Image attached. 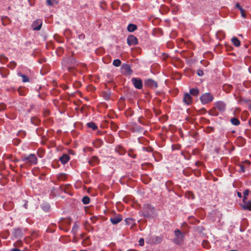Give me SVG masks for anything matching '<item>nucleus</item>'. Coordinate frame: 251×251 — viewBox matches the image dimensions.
I'll use <instances>...</instances> for the list:
<instances>
[{
  "mask_svg": "<svg viewBox=\"0 0 251 251\" xmlns=\"http://www.w3.org/2000/svg\"><path fill=\"white\" fill-rule=\"evenodd\" d=\"M69 153L70 154H74V151H73V150H69Z\"/></svg>",
  "mask_w": 251,
  "mask_h": 251,
  "instance_id": "61",
  "label": "nucleus"
},
{
  "mask_svg": "<svg viewBox=\"0 0 251 251\" xmlns=\"http://www.w3.org/2000/svg\"><path fill=\"white\" fill-rule=\"evenodd\" d=\"M115 150L116 152H118L120 155H124L126 152L124 148L120 145L116 146Z\"/></svg>",
  "mask_w": 251,
  "mask_h": 251,
  "instance_id": "17",
  "label": "nucleus"
},
{
  "mask_svg": "<svg viewBox=\"0 0 251 251\" xmlns=\"http://www.w3.org/2000/svg\"><path fill=\"white\" fill-rule=\"evenodd\" d=\"M202 245L205 249H208L210 247V244L207 240H203L202 242Z\"/></svg>",
  "mask_w": 251,
  "mask_h": 251,
  "instance_id": "34",
  "label": "nucleus"
},
{
  "mask_svg": "<svg viewBox=\"0 0 251 251\" xmlns=\"http://www.w3.org/2000/svg\"><path fill=\"white\" fill-rule=\"evenodd\" d=\"M138 121L140 124L144 126H147L148 124V122L146 120H145V119L143 116L139 117L138 118Z\"/></svg>",
  "mask_w": 251,
  "mask_h": 251,
  "instance_id": "24",
  "label": "nucleus"
},
{
  "mask_svg": "<svg viewBox=\"0 0 251 251\" xmlns=\"http://www.w3.org/2000/svg\"><path fill=\"white\" fill-rule=\"evenodd\" d=\"M111 96V92L109 91H106L103 93V97L105 100H109Z\"/></svg>",
  "mask_w": 251,
  "mask_h": 251,
  "instance_id": "27",
  "label": "nucleus"
},
{
  "mask_svg": "<svg viewBox=\"0 0 251 251\" xmlns=\"http://www.w3.org/2000/svg\"><path fill=\"white\" fill-rule=\"evenodd\" d=\"M11 251H21L17 248H13V249H11Z\"/></svg>",
  "mask_w": 251,
  "mask_h": 251,
  "instance_id": "60",
  "label": "nucleus"
},
{
  "mask_svg": "<svg viewBox=\"0 0 251 251\" xmlns=\"http://www.w3.org/2000/svg\"><path fill=\"white\" fill-rule=\"evenodd\" d=\"M213 99V96L210 93H203L200 98L201 102L202 104H205L211 102Z\"/></svg>",
  "mask_w": 251,
  "mask_h": 251,
  "instance_id": "3",
  "label": "nucleus"
},
{
  "mask_svg": "<svg viewBox=\"0 0 251 251\" xmlns=\"http://www.w3.org/2000/svg\"><path fill=\"white\" fill-rule=\"evenodd\" d=\"M8 58L6 57L4 54L0 55V61L1 63H5L8 61Z\"/></svg>",
  "mask_w": 251,
  "mask_h": 251,
  "instance_id": "32",
  "label": "nucleus"
},
{
  "mask_svg": "<svg viewBox=\"0 0 251 251\" xmlns=\"http://www.w3.org/2000/svg\"><path fill=\"white\" fill-rule=\"evenodd\" d=\"M137 28V25L133 24H129L127 26V30L130 32L134 31Z\"/></svg>",
  "mask_w": 251,
  "mask_h": 251,
  "instance_id": "21",
  "label": "nucleus"
},
{
  "mask_svg": "<svg viewBox=\"0 0 251 251\" xmlns=\"http://www.w3.org/2000/svg\"><path fill=\"white\" fill-rule=\"evenodd\" d=\"M131 82L134 86L138 89H141L143 87L142 80L140 78L133 77L131 78Z\"/></svg>",
  "mask_w": 251,
  "mask_h": 251,
  "instance_id": "4",
  "label": "nucleus"
},
{
  "mask_svg": "<svg viewBox=\"0 0 251 251\" xmlns=\"http://www.w3.org/2000/svg\"><path fill=\"white\" fill-rule=\"evenodd\" d=\"M122 70L123 74L126 75H129L132 73L130 67L127 65L124 64L122 66Z\"/></svg>",
  "mask_w": 251,
  "mask_h": 251,
  "instance_id": "9",
  "label": "nucleus"
},
{
  "mask_svg": "<svg viewBox=\"0 0 251 251\" xmlns=\"http://www.w3.org/2000/svg\"><path fill=\"white\" fill-rule=\"evenodd\" d=\"M175 235L176 237V243H178L181 241L183 238V235L182 232L179 229H176L175 231Z\"/></svg>",
  "mask_w": 251,
  "mask_h": 251,
  "instance_id": "12",
  "label": "nucleus"
},
{
  "mask_svg": "<svg viewBox=\"0 0 251 251\" xmlns=\"http://www.w3.org/2000/svg\"><path fill=\"white\" fill-rule=\"evenodd\" d=\"M18 75L22 77L23 82H27L29 81L28 77L25 75H23L20 73H18Z\"/></svg>",
  "mask_w": 251,
  "mask_h": 251,
  "instance_id": "30",
  "label": "nucleus"
},
{
  "mask_svg": "<svg viewBox=\"0 0 251 251\" xmlns=\"http://www.w3.org/2000/svg\"><path fill=\"white\" fill-rule=\"evenodd\" d=\"M103 144V142L101 139H98L94 142V144L97 148L101 147Z\"/></svg>",
  "mask_w": 251,
  "mask_h": 251,
  "instance_id": "23",
  "label": "nucleus"
},
{
  "mask_svg": "<svg viewBox=\"0 0 251 251\" xmlns=\"http://www.w3.org/2000/svg\"><path fill=\"white\" fill-rule=\"evenodd\" d=\"M56 0H47V4L49 6H53L54 3H57Z\"/></svg>",
  "mask_w": 251,
  "mask_h": 251,
  "instance_id": "39",
  "label": "nucleus"
},
{
  "mask_svg": "<svg viewBox=\"0 0 251 251\" xmlns=\"http://www.w3.org/2000/svg\"><path fill=\"white\" fill-rule=\"evenodd\" d=\"M26 135L25 131L24 130H20L18 133V136L20 137L24 138Z\"/></svg>",
  "mask_w": 251,
  "mask_h": 251,
  "instance_id": "40",
  "label": "nucleus"
},
{
  "mask_svg": "<svg viewBox=\"0 0 251 251\" xmlns=\"http://www.w3.org/2000/svg\"><path fill=\"white\" fill-rule=\"evenodd\" d=\"M87 126L89 128L93 129V130H96L98 128L96 124L93 122H89L87 124Z\"/></svg>",
  "mask_w": 251,
  "mask_h": 251,
  "instance_id": "26",
  "label": "nucleus"
},
{
  "mask_svg": "<svg viewBox=\"0 0 251 251\" xmlns=\"http://www.w3.org/2000/svg\"><path fill=\"white\" fill-rule=\"evenodd\" d=\"M106 139L107 141L109 143H112L114 142V138L111 135H108L106 137Z\"/></svg>",
  "mask_w": 251,
  "mask_h": 251,
  "instance_id": "41",
  "label": "nucleus"
},
{
  "mask_svg": "<svg viewBox=\"0 0 251 251\" xmlns=\"http://www.w3.org/2000/svg\"><path fill=\"white\" fill-rule=\"evenodd\" d=\"M16 245H15V246H22L23 245V243L22 242V241L21 240H18L16 243Z\"/></svg>",
  "mask_w": 251,
  "mask_h": 251,
  "instance_id": "55",
  "label": "nucleus"
},
{
  "mask_svg": "<svg viewBox=\"0 0 251 251\" xmlns=\"http://www.w3.org/2000/svg\"><path fill=\"white\" fill-rule=\"evenodd\" d=\"M239 10L240 11L242 17H243L244 18H245L246 17V14L245 10L243 8H240L239 9Z\"/></svg>",
  "mask_w": 251,
  "mask_h": 251,
  "instance_id": "43",
  "label": "nucleus"
},
{
  "mask_svg": "<svg viewBox=\"0 0 251 251\" xmlns=\"http://www.w3.org/2000/svg\"><path fill=\"white\" fill-rule=\"evenodd\" d=\"M249 192L250 191L249 189H246L243 192V195L245 196H247L249 195Z\"/></svg>",
  "mask_w": 251,
  "mask_h": 251,
  "instance_id": "54",
  "label": "nucleus"
},
{
  "mask_svg": "<svg viewBox=\"0 0 251 251\" xmlns=\"http://www.w3.org/2000/svg\"><path fill=\"white\" fill-rule=\"evenodd\" d=\"M187 195L189 199H193L194 198V195L193 193L189 192H188Z\"/></svg>",
  "mask_w": 251,
  "mask_h": 251,
  "instance_id": "49",
  "label": "nucleus"
},
{
  "mask_svg": "<svg viewBox=\"0 0 251 251\" xmlns=\"http://www.w3.org/2000/svg\"><path fill=\"white\" fill-rule=\"evenodd\" d=\"M130 9V6L128 4L125 3L121 6V9L124 12H127Z\"/></svg>",
  "mask_w": 251,
  "mask_h": 251,
  "instance_id": "29",
  "label": "nucleus"
},
{
  "mask_svg": "<svg viewBox=\"0 0 251 251\" xmlns=\"http://www.w3.org/2000/svg\"><path fill=\"white\" fill-rule=\"evenodd\" d=\"M172 148L173 150H179L181 148V146L180 145H173L172 146Z\"/></svg>",
  "mask_w": 251,
  "mask_h": 251,
  "instance_id": "52",
  "label": "nucleus"
},
{
  "mask_svg": "<svg viewBox=\"0 0 251 251\" xmlns=\"http://www.w3.org/2000/svg\"><path fill=\"white\" fill-rule=\"evenodd\" d=\"M128 154L129 156L132 157L133 158H135L136 157V154H134L132 151H129L128 152Z\"/></svg>",
  "mask_w": 251,
  "mask_h": 251,
  "instance_id": "46",
  "label": "nucleus"
},
{
  "mask_svg": "<svg viewBox=\"0 0 251 251\" xmlns=\"http://www.w3.org/2000/svg\"><path fill=\"white\" fill-rule=\"evenodd\" d=\"M182 101L186 105H190L192 103V99L190 94L187 93H185L183 97Z\"/></svg>",
  "mask_w": 251,
  "mask_h": 251,
  "instance_id": "10",
  "label": "nucleus"
},
{
  "mask_svg": "<svg viewBox=\"0 0 251 251\" xmlns=\"http://www.w3.org/2000/svg\"><path fill=\"white\" fill-rule=\"evenodd\" d=\"M145 116L148 118V119H150L152 117V114L151 112V111L149 109H146L145 111Z\"/></svg>",
  "mask_w": 251,
  "mask_h": 251,
  "instance_id": "36",
  "label": "nucleus"
},
{
  "mask_svg": "<svg viewBox=\"0 0 251 251\" xmlns=\"http://www.w3.org/2000/svg\"><path fill=\"white\" fill-rule=\"evenodd\" d=\"M21 160L24 162L27 166L36 165L38 163V158L36 155L33 153L23 155L22 157Z\"/></svg>",
  "mask_w": 251,
  "mask_h": 251,
  "instance_id": "1",
  "label": "nucleus"
},
{
  "mask_svg": "<svg viewBox=\"0 0 251 251\" xmlns=\"http://www.w3.org/2000/svg\"><path fill=\"white\" fill-rule=\"evenodd\" d=\"M6 108V105L4 103H0V112L3 111Z\"/></svg>",
  "mask_w": 251,
  "mask_h": 251,
  "instance_id": "45",
  "label": "nucleus"
},
{
  "mask_svg": "<svg viewBox=\"0 0 251 251\" xmlns=\"http://www.w3.org/2000/svg\"><path fill=\"white\" fill-rule=\"evenodd\" d=\"M154 211V207L149 204H147L144 205L143 206L142 215L146 218L150 219L153 217Z\"/></svg>",
  "mask_w": 251,
  "mask_h": 251,
  "instance_id": "2",
  "label": "nucleus"
},
{
  "mask_svg": "<svg viewBox=\"0 0 251 251\" xmlns=\"http://www.w3.org/2000/svg\"><path fill=\"white\" fill-rule=\"evenodd\" d=\"M237 196L239 198H242V194H241V193H240L239 192H237Z\"/></svg>",
  "mask_w": 251,
  "mask_h": 251,
  "instance_id": "59",
  "label": "nucleus"
},
{
  "mask_svg": "<svg viewBox=\"0 0 251 251\" xmlns=\"http://www.w3.org/2000/svg\"><path fill=\"white\" fill-rule=\"evenodd\" d=\"M143 149L149 152H151L153 151V149L151 147H143Z\"/></svg>",
  "mask_w": 251,
  "mask_h": 251,
  "instance_id": "44",
  "label": "nucleus"
},
{
  "mask_svg": "<svg viewBox=\"0 0 251 251\" xmlns=\"http://www.w3.org/2000/svg\"><path fill=\"white\" fill-rule=\"evenodd\" d=\"M99 163V159L96 156H92L89 161V164L91 166H96Z\"/></svg>",
  "mask_w": 251,
  "mask_h": 251,
  "instance_id": "14",
  "label": "nucleus"
},
{
  "mask_svg": "<svg viewBox=\"0 0 251 251\" xmlns=\"http://www.w3.org/2000/svg\"><path fill=\"white\" fill-rule=\"evenodd\" d=\"M121 64V61L118 59L114 60L113 62V65L115 67H119Z\"/></svg>",
  "mask_w": 251,
  "mask_h": 251,
  "instance_id": "35",
  "label": "nucleus"
},
{
  "mask_svg": "<svg viewBox=\"0 0 251 251\" xmlns=\"http://www.w3.org/2000/svg\"><path fill=\"white\" fill-rule=\"evenodd\" d=\"M16 65H17V64L15 61H12L8 65V67L11 69H13L14 68H15V67L16 66Z\"/></svg>",
  "mask_w": 251,
  "mask_h": 251,
  "instance_id": "37",
  "label": "nucleus"
},
{
  "mask_svg": "<svg viewBox=\"0 0 251 251\" xmlns=\"http://www.w3.org/2000/svg\"><path fill=\"white\" fill-rule=\"evenodd\" d=\"M12 235L15 238H21L23 236L24 234L21 229L17 228L13 230Z\"/></svg>",
  "mask_w": 251,
  "mask_h": 251,
  "instance_id": "11",
  "label": "nucleus"
},
{
  "mask_svg": "<svg viewBox=\"0 0 251 251\" xmlns=\"http://www.w3.org/2000/svg\"><path fill=\"white\" fill-rule=\"evenodd\" d=\"M42 25V21L37 19L34 21L32 24L31 26L34 30H39Z\"/></svg>",
  "mask_w": 251,
  "mask_h": 251,
  "instance_id": "8",
  "label": "nucleus"
},
{
  "mask_svg": "<svg viewBox=\"0 0 251 251\" xmlns=\"http://www.w3.org/2000/svg\"><path fill=\"white\" fill-rule=\"evenodd\" d=\"M214 129V127L212 126H207L204 129V131L206 133H210L211 131H213Z\"/></svg>",
  "mask_w": 251,
  "mask_h": 251,
  "instance_id": "42",
  "label": "nucleus"
},
{
  "mask_svg": "<svg viewBox=\"0 0 251 251\" xmlns=\"http://www.w3.org/2000/svg\"><path fill=\"white\" fill-rule=\"evenodd\" d=\"M110 126H111V129L114 131H116L118 129L117 125L113 122H111Z\"/></svg>",
  "mask_w": 251,
  "mask_h": 251,
  "instance_id": "33",
  "label": "nucleus"
},
{
  "mask_svg": "<svg viewBox=\"0 0 251 251\" xmlns=\"http://www.w3.org/2000/svg\"><path fill=\"white\" fill-rule=\"evenodd\" d=\"M235 6H236V8H238V9H239V10L240 8H242V7L240 6V5L239 4V3H236V5H235Z\"/></svg>",
  "mask_w": 251,
  "mask_h": 251,
  "instance_id": "57",
  "label": "nucleus"
},
{
  "mask_svg": "<svg viewBox=\"0 0 251 251\" xmlns=\"http://www.w3.org/2000/svg\"><path fill=\"white\" fill-rule=\"evenodd\" d=\"M62 223L65 226H69L71 224V220L70 218L66 219H63L60 220V223Z\"/></svg>",
  "mask_w": 251,
  "mask_h": 251,
  "instance_id": "22",
  "label": "nucleus"
},
{
  "mask_svg": "<svg viewBox=\"0 0 251 251\" xmlns=\"http://www.w3.org/2000/svg\"><path fill=\"white\" fill-rule=\"evenodd\" d=\"M123 220L122 216L121 214H116L111 216L110 221L113 225H116L121 222Z\"/></svg>",
  "mask_w": 251,
  "mask_h": 251,
  "instance_id": "6",
  "label": "nucleus"
},
{
  "mask_svg": "<svg viewBox=\"0 0 251 251\" xmlns=\"http://www.w3.org/2000/svg\"><path fill=\"white\" fill-rule=\"evenodd\" d=\"M58 50L60 51L61 52H62L63 51V49L62 48H59L58 49Z\"/></svg>",
  "mask_w": 251,
  "mask_h": 251,
  "instance_id": "64",
  "label": "nucleus"
},
{
  "mask_svg": "<svg viewBox=\"0 0 251 251\" xmlns=\"http://www.w3.org/2000/svg\"><path fill=\"white\" fill-rule=\"evenodd\" d=\"M70 158L69 156L67 154H64L62 156L60 157L59 160L63 164H65L70 160Z\"/></svg>",
  "mask_w": 251,
  "mask_h": 251,
  "instance_id": "15",
  "label": "nucleus"
},
{
  "mask_svg": "<svg viewBox=\"0 0 251 251\" xmlns=\"http://www.w3.org/2000/svg\"><path fill=\"white\" fill-rule=\"evenodd\" d=\"M242 207L245 210L251 211V201L245 202V203H243Z\"/></svg>",
  "mask_w": 251,
  "mask_h": 251,
  "instance_id": "18",
  "label": "nucleus"
},
{
  "mask_svg": "<svg viewBox=\"0 0 251 251\" xmlns=\"http://www.w3.org/2000/svg\"><path fill=\"white\" fill-rule=\"evenodd\" d=\"M59 224V228L60 229L65 230V231H69V228L68 227H67L65 225H61L62 224H63L62 223H60V222Z\"/></svg>",
  "mask_w": 251,
  "mask_h": 251,
  "instance_id": "38",
  "label": "nucleus"
},
{
  "mask_svg": "<svg viewBox=\"0 0 251 251\" xmlns=\"http://www.w3.org/2000/svg\"><path fill=\"white\" fill-rule=\"evenodd\" d=\"M79 228V226L76 223L74 224L72 229V232L73 233L74 235H75L78 229Z\"/></svg>",
  "mask_w": 251,
  "mask_h": 251,
  "instance_id": "28",
  "label": "nucleus"
},
{
  "mask_svg": "<svg viewBox=\"0 0 251 251\" xmlns=\"http://www.w3.org/2000/svg\"><path fill=\"white\" fill-rule=\"evenodd\" d=\"M155 242L156 243H159L161 242L162 241V238L161 237H159L158 236H156L155 237Z\"/></svg>",
  "mask_w": 251,
  "mask_h": 251,
  "instance_id": "51",
  "label": "nucleus"
},
{
  "mask_svg": "<svg viewBox=\"0 0 251 251\" xmlns=\"http://www.w3.org/2000/svg\"><path fill=\"white\" fill-rule=\"evenodd\" d=\"M127 43L130 46L137 45L138 39L133 35H130L127 37Z\"/></svg>",
  "mask_w": 251,
  "mask_h": 251,
  "instance_id": "7",
  "label": "nucleus"
},
{
  "mask_svg": "<svg viewBox=\"0 0 251 251\" xmlns=\"http://www.w3.org/2000/svg\"><path fill=\"white\" fill-rule=\"evenodd\" d=\"M57 41L58 42H61H61H63V39H62V38H59V39L57 40Z\"/></svg>",
  "mask_w": 251,
  "mask_h": 251,
  "instance_id": "62",
  "label": "nucleus"
},
{
  "mask_svg": "<svg viewBox=\"0 0 251 251\" xmlns=\"http://www.w3.org/2000/svg\"><path fill=\"white\" fill-rule=\"evenodd\" d=\"M78 38L80 40H83L85 38V35L83 34H81L78 36Z\"/></svg>",
  "mask_w": 251,
  "mask_h": 251,
  "instance_id": "56",
  "label": "nucleus"
},
{
  "mask_svg": "<svg viewBox=\"0 0 251 251\" xmlns=\"http://www.w3.org/2000/svg\"><path fill=\"white\" fill-rule=\"evenodd\" d=\"M230 122L234 126H238L240 124V121L235 117L232 118L230 119Z\"/></svg>",
  "mask_w": 251,
  "mask_h": 251,
  "instance_id": "25",
  "label": "nucleus"
},
{
  "mask_svg": "<svg viewBox=\"0 0 251 251\" xmlns=\"http://www.w3.org/2000/svg\"><path fill=\"white\" fill-rule=\"evenodd\" d=\"M217 109L221 112H224L226 107V104L223 101H218L216 103Z\"/></svg>",
  "mask_w": 251,
  "mask_h": 251,
  "instance_id": "13",
  "label": "nucleus"
},
{
  "mask_svg": "<svg viewBox=\"0 0 251 251\" xmlns=\"http://www.w3.org/2000/svg\"><path fill=\"white\" fill-rule=\"evenodd\" d=\"M82 201L84 204H88L90 202V198L88 196H84L82 199Z\"/></svg>",
  "mask_w": 251,
  "mask_h": 251,
  "instance_id": "31",
  "label": "nucleus"
},
{
  "mask_svg": "<svg viewBox=\"0 0 251 251\" xmlns=\"http://www.w3.org/2000/svg\"><path fill=\"white\" fill-rule=\"evenodd\" d=\"M201 164V162L198 161L196 163V165L198 166L200 165Z\"/></svg>",
  "mask_w": 251,
  "mask_h": 251,
  "instance_id": "63",
  "label": "nucleus"
},
{
  "mask_svg": "<svg viewBox=\"0 0 251 251\" xmlns=\"http://www.w3.org/2000/svg\"><path fill=\"white\" fill-rule=\"evenodd\" d=\"M145 86L152 89H156L158 87L157 82L152 79H148L145 81Z\"/></svg>",
  "mask_w": 251,
  "mask_h": 251,
  "instance_id": "5",
  "label": "nucleus"
},
{
  "mask_svg": "<svg viewBox=\"0 0 251 251\" xmlns=\"http://www.w3.org/2000/svg\"><path fill=\"white\" fill-rule=\"evenodd\" d=\"M69 61H70V64L73 66L74 65H75L76 63V60L75 58H74L73 57H71L69 59Z\"/></svg>",
  "mask_w": 251,
  "mask_h": 251,
  "instance_id": "48",
  "label": "nucleus"
},
{
  "mask_svg": "<svg viewBox=\"0 0 251 251\" xmlns=\"http://www.w3.org/2000/svg\"><path fill=\"white\" fill-rule=\"evenodd\" d=\"M190 94L195 97H197L200 93V91L197 88H191L189 90Z\"/></svg>",
  "mask_w": 251,
  "mask_h": 251,
  "instance_id": "19",
  "label": "nucleus"
},
{
  "mask_svg": "<svg viewBox=\"0 0 251 251\" xmlns=\"http://www.w3.org/2000/svg\"><path fill=\"white\" fill-rule=\"evenodd\" d=\"M232 43L236 47H238L240 46V41L236 37H233L231 39Z\"/></svg>",
  "mask_w": 251,
  "mask_h": 251,
  "instance_id": "20",
  "label": "nucleus"
},
{
  "mask_svg": "<svg viewBox=\"0 0 251 251\" xmlns=\"http://www.w3.org/2000/svg\"><path fill=\"white\" fill-rule=\"evenodd\" d=\"M126 224L127 226L131 225V228L136 225L135 220L132 218H127L125 219Z\"/></svg>",
  "mask_w": 251,
  "mask_h": 251,
  "instance_id": "16",
  "label": "nucleus"
},
{
  "mask_svg": "<svg viewBox=\"0 0 251 251\" xmlns=\"http://www.w3.org/2000/svg\"><path fill=\"white\" fill-rule=\"evenodd\" d=\"M197 74L199 76H201L204 75L203 71L201 70H198L197 72Z\"/></svg>",
  "mask_w": 251,
  "mask_h": 251,
  "instance_id": "50",
  "label": "nucleus"
},
{
  "mask_svg": "<svg viewBox=\"0 0 251 251\" xmlns=\"http://www.w3.org/2000/svg\"><path fill=\"white\" fill-rule=\"evenodd\" d=\"M247 200V196H244L243 199V203H245V202H246Z\"/></svg>",
  "mask_w": 251,
  "mask_h": 251,
  "instance_id": "58",
  "label": "nucleus"
},
{
  "mask_svg": "<svg viewBox=\"0 0 251 251\" xmlns=\"http://www.w3.org/2000/svg\"><path fill=\"white\" fill-rule=\"evenodd\" d=\"M239 167H240V170H239V172H242V173H244L245 172V167L242 164H240L239 165Z\"/></svg>",
  "mask_w": 251,
  "mask_h": 251,
  "instance_id": "47",
  "label": "nucleus"
},
{
  "mask_svg": "<svg viewBox=\"0 0 251 251\" xmlns=\"http://www.w3.org/2000/svg\"><path fill=\"white\" fill-rule=\"evenodd\" d=\"M139 244L140 246H142L144 244V240L143 238H140L139 241Z\"/></svg>",
  "mask_w": 251,
  "mask_h": 251,
  "instance_id": "53",
  "label": "nucleus"
}]
</instances>
